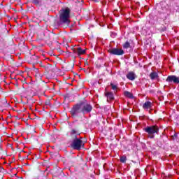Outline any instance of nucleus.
Listing matches in <instances>:
<instances>
[{
	"label": "nucleus",
	"instance_id": "nucleus-3",
	"mask_svg": "<svg viewBox=\"0 0 179 179\" xmlns=\"http://www.w3.org/2000/svg\"><path fill=\"white\" fill-rule=\"evenodd\" d=\"M58 39V36L57 34H54V32H50V31H48L46 32V41L45 44L48 45V47H50L52 50H55V48H52V43H58L57 41Z\"/></svg>",
	"mask_w": 179,
	"mask_h": 179
},
{
	"label": "nucleus",
	"instance_id": "nucleus-26",
	"mask_svg": "<svg viewBox=\"0 0 179 179\" xmlns=\"http://www.w3.org/2000/svg\"><path fill=\"white\" fill-rule=\"evenodd\" d=\"M39 52L41 55H43V57H45V52H44V50L40 49Z\"/></svg>",
	"mask_w": 179,
	"mask_h": 179
},
{
	"label": "nucleus",
	"instance_id": "nucleus-17",
	"mask_svg": "<svg viewBox=\"0 0 179 179\" xmlns=\"http://www.w3.org/2000/svg\"><path fill=\"white\" fill-rule=\"evenodd\" d=\"M78 135H79V134H78V131H76V130L75 129H72L71 131V138H73V136H78Z\"/></svg>",
	"mask_w": 179,
	"mask_h": 179
},
{
	"label": "nucleus",
	"instance_id": "nucleus-32",
	"mask_svg": "<svg viewBox=\"0 0 179 179\" xmlns=\"http://www.w3.org/2000/svg\"><path fill=\"white\" fill-rule=\"evenodd\" d=\"M93 2H100V0H92Z\"/></svg>",
	"mask_w": 179,
	"mask_h": 179
},
{
	"label": "nucleus",
	"instance_id": "nucleus-18",
	"mask_svg": "<svg viewBox=\"0 0 179 179\" xmlns=\"http://www.w3.org/2000/svg\"><path fill=\"white\" fill-rule=\"evenodd\" d=\"M131 47V43H129V42L127 41L124 43V44L123 45V48H125L126 50H127V48H129Z\"/></svg>",
	"mask_w": 179,
	"mask_h": 179
},
{
	"label": "nucleus",
	"instance_id": "nucleus-4",
	"mask_svg": "<svg viewBox=\"0 0 179 179\" xmlns=\"http://www.w3.org/2000/svg\"><path fill=\"white\" fill-rule=\"evenodd\" d=\"M143 131H145L146 134H148V138L153 139V138H155V134H159V127L157 125L147 127L143 129Z\"/></svg>",
	"mask_w": 179,
	"mask_h": 179
},
{
	"label": "nucleus",
	"instance_id": "nucleus-21",
	"mask_svg": "<svg viewBox=\"0 0 179 179\" xmlns=\"http://www.w3.org/2000/svg\"><path fill=\"white\" fill-rule=\"evenodd\" d=\"M55 19H54V17H49L48 18V23H49L50 24H51V23H52V22H54Z\"/></svg>",
	"mask_w": 179,
	"mask_h": 179
},
{
	"label": "nucleus",
	"instance_id": "nucleus-28",
	"mask_svg": "<svg viewBox=\"0 0 179 179\" xmlns=\"http://www.w3.org/2000/svg\"><path fill=\"white\" fill-rule=\"evenodd\" d=\"M0 171L1 173H6V171L3 169V167H1Z\"/></svg>",
	"mask_w": 179,
	"mask_h": 179
},
{
	"label": "nucleus",
	"instance_id": "nucleus-1",
	"mask_svg": "<svg viewBox=\"0 0 179 179\" xmlns=\"http://www.w3.org/2000/svg\"><path fill=\"white\" fill-rule=\"evenodd\" d=\"M93 110V106L90 103L87 102L85 99L80 101L79 103L73 106L70 113L72 117H78V114H90V112Z\"/></svg>",
	"mask_w": 179,
	"mask_h": 179
},
{
	"label": "nucleus",
	"instance_id": "nucleus-25",
	"mask_svg": "<svg viewBox=\"0 0 179 179\" xmlns=\"http://www.w3.org/2000/svg\"><path fill=\"white\" fill-rule=\"evenodd\" d=\"M43 77H44V75H39V80H41L42 83H44V82H45L44 80H43Z\"/></svg>",
	"mask_w": 179,
	"mask_h": 179
},
{
	"label": "nucleus",
	"instance_id": "nucleus-7",
	"mask_svg": "<svg viewBox=\"0 0 179 179\" xmlns=\"http://www.w3.org/2000/svg\"><path fill=\"white\" fill-rule=\"evenodd\" d=\"M166 82H169V83H171L173 82L176 85L179 84V77H177L176 76H169L166 78Z\"/></svg>",
	"mask_w": 179,
	"mask_h": 179
},
{
	"label": "nucleus",
	"instance_id": "nucleus-30",
	"mask_svg": "<svg viewBox=\"0 0 179 179\" xmlns=\"http://www.w3.org/2000/svg\"><path fill=\"white\" fill-rule=\"evenodd\" d=\"M45 171H41V173L39 174V177H43L44 176Z\"/></svg>",
	"mask_w": 179,
	"mask_h": 179
},
{
	"label": "nucleus",
	"instance_id": "nucleus-2",
	"mask_svg": "<svg viewBox=\"0 0 179 179\" xmlns=\"http://www.w3.org/2000/svg\"><path fill=\"white\" fill-rule=\"evenodd\" d=\"M82 139H83L82 137L78 138V136H73L71 144L72 149H74V150H81L85 146V143H83Z\"/></svg>",
	"mask_w": 179,
	"mask_h": 179
},
{
	"label": "nucleus",
	"instance_id": "nucleus-19",
	"mask_svg": "<svg viewBox=\"0 0 179 179\" xmlns=\"http://www.w3.org/2000/svg\"><path fill=\"white\" fill-rule=\"evenodd\" d=\"M38 128L41 132V134H44V132L45 131V129H44V127H43V124H39L38 125Z\"/></svg>",
	"mask_w": 179,
	"mask_h": 179
},
{
	"label": "nucleus",
	"instance_id": "nucleus-9",
	"mask_svg": "<svg viewBox=\"0 0 179 179\" xmlns=\"http://www.w3.org/2000/svg\"><path fill=\"white\" fill-rule=\"evenodd\" d=\"M126 76L127 79H129V80H135L136 78V75H135V73H134V71H129Z\"/></svg>",
	"mask_w": 179,
	"mask_h": 179
},
{
	"label": "nucleus",
	"instance_id": "nucleus-36",
	"mask_svg": "<svg viewBox=\"0 0 179 179\" xmlns=\"http://www.w3.org/2000/svg\"><path fill=\"white\" fill-rule=\"evenodd\" d=\"M0 150H1V151L3 150L2 147L1 145H0Z\"/></svg>",
	"mask_w": 179,
	"mask_h": 179
},
{
	"label": "nucleus",
	"instance_id": "nucleus-23",
	"mask_svg": "<svg viewBox=\"0 0 179 179\" xmlns=\"http://www.w3.org/2000/svg\"><path fill=\"white\" fill-rule=\"evenodd\" d=\"M121 163H127V157L122 156L120 157Z\"/></svg>",
	"mask_w": 179,
	"mask_h": 179
},
{
	"label": "nucleus",
	"instance_id": "nucleus-27",
	"mask_svg": "<svg viewBox=\"0 0 179 179\" xmlns=\"http://www.w3.org/2000/svg\"><path fill=\"white\" fill-rule=\"evenodd\" d=\"M44 111H45V110L44 109V108H42V110H40V111H39L40 115H45Z\"/></svg>",
	"mask_w": 179,
	"mask_h": 179
},
{
	"label": "nucleus",
	"instance_id": "nucleus-33",
	"mask_svg": "<svg viewBox=\"0 0 179 179\" xmlns=\"http://www.w3.org/2000/svg\"><path fill=\"white\" fill-rule=\"evenodd\" d=\"M46 90H50V87H48V85H46Z\"/></svg>",
	"mask_w": 179,
	"mask_h": 179
},
{
	"label": "nucleus",
	"instance_id": "nucleus-16",
	"mask_svg": "<svg viewBox=\"0 0 179 179\" xmlns=\"http://www.w3.org/2000/svg\"><path fill=\"white\" fill-rule=\"evenodd\" d=\"M46 69L48 72H52L53 69H52V65L51 64L48 63L46 64Z\"/></svg>",
	"mask_w": 179,
	"mask_h": 179
},
{
	"label": "nucleus",
	"instance_id": "nucleus-34",
	"mask_svg": "<svg viewBox=\"0 0 179 179\" xmlns=\"http://www.w3.org/2000/svg\"><path fill=\"white\" fill-rule=\"evenodd\" d=\"M39 47H44V44L39 45Z\"/></svg>",
	"mask_w": 179,
	"mask_h": 179
},
{
	"label": "nucleus",
	"instance_id": "nucleus-31",
	"mask_svg": "<svg viewBox=\"0 0 179 179\" xmlns=\"http://www.w3.org/2000/svg\"><path fill=\"white\" fill-rule=\"evenodd\" d=\"M46 115L47 117H51V114L49 112L46 113Z\"/></svg>",
	"mask_w": 179,
	"mask_h": 179
},
{
	"label": "nucleus",
	"instance_id": "nucleus-38",
	"mask_svg": "<svg viewBox=\"0 0 179 179\" xmlns=\"http://www.w3.org/2000/svg\"><path fill=\"white\" fill-rule=\"evenodd\" d=\"M174 136H177V134H175Z\"/></svg>",
	"mask_w": 179,
	"mask_h": 179
},
{
	"label": "nucleus",
	"instance_id": "nucleus-6",
	"mask_svg": "<svg viewBox=\"0 0 179 179\" xmlns=\"http://www.w3.org/2000/svg\"><path fill=\"white\" fill-rule=\"evenodd\" d=\"M108 52L111 55H123L124 52V50L122 49L114 48L110 49L108 50Z\"/></svg>",
	"mask_w": 179,
	"mask_h": 179
},
{
	"label": "nucleus",
	"instance_id": "nucleus-39",
	"mask_svg": "<svg viewBox=\"0 0 179 179\" xmlns=\"http://www.w3.org/2000/svg\"><path fill=\"white\" fill-rule=\"evenodd\" d=\"M46 59H50V58H46Z\"/></svg>",
	"mask_w": 179,
	"mask_h": 179
},
{
	"label": "nucleus",
	"instance_id": "nucleus-29",
	"mask_svg": "<svg viewBox=\"0 0 179 179\" xmlns=\"http://www.w3.org/2000/svg\"><path fill=\"white\" fill-rule=\"evenodd\" d=\"M72 51L73 52V54H76V52H78V49H76V48H72Z\"/></svg>",
	"mask_w": 179,
	"mask_h": 179
},
{
	"label": "nucleus",
	"instance_id": "nucleus-12",
	"mask_svg": "<svg viewBox=\"0 0 179 179\" xmlns=\"http://www.w3.org/2000/svg\"><path fill=\"white\" fill-rule=\"evenodd\" d=\"M44 38H45V34H44V32L41 33L38 35V41H43Z\"/></svg>",
	"mask_w": 179,
	"mask_h": 179
},
{
	"label": "nucleus",
	"instance_id": "nucleus-15",
	"mask_svg": "<svg viewBox=\"0 0 179 179\" xmlns=\"http://www.w3.org/2000/svg\"><path fill=\"white\" fill-rule=\"evenodd\" d=\"M77 52L78 55H83V54H86V50L82 49V48H78Z\"/></svg>",
	"mask_w": 179,
	"mask_h": 179
},
{
	"label": "nucleus",
	"instance_id": "nucleus-5",
	"mask_svg": "<svg viewBox=\"0 0 179 179\" xmlns=\"http://www.w3.org/2000/svg\"><path fill=\"white\" fill-rule=\"evenodd\" d=\"M71 13V10L69 8H66L63 13L59 15L60 22L62 23H69V15Z\"/></svg>",
	"mask_w": 179,
	"mask_h": 179
},
{
	"label": "nucleus",
	"instance_id": "nucleus-8",
	"mask_svg": "<svg viewBox=\"0 0 179 179\" xmlns=\"http://www.w3.org/2000/svg\"><path fill=\"white\" fill-rule=\"evenodd\" d=\"M152 106H153V103L152 102H150V101H147L143 103V110H148L152 108Z\"/></svg>",
	"mask_w": 179,
	"mask_h": 179
},
{
	"label": "nucleus",
	"instance_id": "nucleus-13",
	"mask_svg": "<svg viewBox=\"0 0 179 179\" xmlns=\"http://www.w3.org/2000/svg\"><path fill=\"white\" fill-rule=\"evenodd\" d=\"M124 95L125 97H127L128 99H134V94H131V92L124 91Z\"/></svg>",
	"mask_w": 179,
	"mask_h": 179
},
{
	"label": "nucleus",
	"instance_id": "nucleus-14",
	"mask_svg": "<svg viewBox=\"0 0 179 179\" xmlns=\"http://www.w3.org/2000/svg\"><path fill=\"white\" fill-rule=\"evenodd\" d=\"M150 78L152 80H154V79L159 78V74L157 72H152L150 74Z\"/></svg>",
	"mask_w": 179,
	"mask_h": 179
},
{
	"label": "nucleus",
	"instance_id": "nucleus-11",
	"mask_svg": "<svg viewBox=\"0 0 179 179\" xmlns=\"http://www.w3.org/2000/svg\"><path fill=\"white\" fill-rule=\"evenodd\" d=\"M33 3L36 6H43L44 5V0H33Z\"/></svg>",
	"mask_w": 179,
	"mask_h": 179
},
{
	"label": "nucleus",
	"instance_id": "nucleus-37",
	"mask_svg": "<svg viewBox=\"0 0 179 179\" xmlns=\"http://www.w3.org/2000/svg\"><path fill=\"white\" fill-rule=\"evenodd\" d=\"M50 57H52V53H50Z\"/></svg>",
	"mask_w": 179,
	"mask_h": 179
},
{
	"label": "nucleus",
	"instance_id": "nucleus-20",
	"mask_svg": "<svg viewBox=\"0 0 179 179\" xmlns=\"http://www.w3.org/2000/svg\"><path fill=\"white\" fill-rule=\"evenodd\" d=\"M110 87H111V89L115 90V92H117V90H118V87L113 84L112 83H110Z\"/></svg>",
	"mask_w": 179,
	"mask_h": 179
},
{
	"label": "nucleus",
	"instance_id": "nucleus-35",
	"mask_svg": "<svg viewBox=\"0 0 179 179\" xmlns=\"http://www.w3.org/2000/svg\"><path fill=\"white\" fill-rule=\"evenodd\" d=\"M15 119H16V120H19V117L15 116Z\"/></svg>",
	"mask_w": 179,
	"mask_h": 179
},
{
	"label": "nucleus",
	"instance_id": "nucleus-24",
	"mask_svg": "<svg viewBox=\"0 0 179 179\" xmlns=\"http://www.w3.org/2000/svg\"><path fill=\"white\" fill-rule=\"evenodd\" d=\"M50 104H51V99L48 97V99H46L45 106H50Z\"/></svg>",
	"mask_w": 179,
	"mask_h": 179
},
{
	"label": "nucleus",
	"instance_id": "nucleus-10",
	"mask_svg": "<svg viewBox=\"0 0 179 179\" xmlns=\"http://www.w3.org/2000/svg\"><path fill=\"white\" fill-rule=\"evenodd\" d=\"M105 96L107 97V101L114 100V94L113 92H106Z\"/></svg>",
	"mask_w": 179,
	"mask_h": 179
},
{
	"label": "nucleus",
	"instance_id": "nucleus-22",
	"mask_svg": "<svg viewBox=\"0 0 179 179\" xmlns=\"http://www.w3.org/2000/svg\"><path fill=\"white\" fill-rule=\"evenodd\" d=\"M56 173H57V176H62V169H61V168H59L58 169H57Z\"/></svg>",
	"mask_w": 179,
	"mask_h": 179
}]
</instances>
